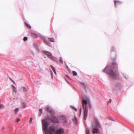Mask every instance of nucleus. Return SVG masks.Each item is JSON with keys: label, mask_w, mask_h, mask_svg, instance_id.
Returning <instances> with one entry per match:
<instances>
[{"label": "nucleus", "mask_w": 134, "mask_h": 134, "mask_svg": "<svg viewBox=\"0 0 134 134\" xmlns=\"http://www.w3.org/2000/svg\"><path fill=\"white\" fill-rule=\"evenodd\" d=\"M25 24L29 28H31V26H30V25L29 24H28L26 22H25Z\"/></svg>", "instance_id": "4468645a"}, {"label": "nucleus", "mask_w": 134, "mask_h": 134, "mask_svg": "<svg viewBox=\"0 0 134 134\" xmlns=\"http://www.w3.org/2000/svg\"><path fill=\"white\" fill-rule=\"evenodd\" d=\"M12 86L13 87V88H14V87H15L13 85H12Z\"/></svg>", "instance_id": "c9c22d12"}, {"label": "nucleus", "mask_w": 134, "mask_h": 134, "mask_svg": "<svg viewBox=\"0 0 134 134\" xmlns=\"http://www.w3.org/2000/svg\"><path fill=\"white\" fill-rule=\"evenodd\" d=\"M111 99H110L109 100V101H108L107 102V103L108 104H109L110 103H111Z\"/></svg>", "instance_id": "b1692460"}, {"label": "nucleus", "mask_w": 134, "mask_h": 134, "mask_svg": "<svg viewBox=\"0 0 134 134\" xmlns=\"http://www.w3.org/2000/svg\"><path fill=\"white\" fill-rule=\"evenodd\" d=\"M122 75L123 77L126 79H127L128 78V76L127 75H126L125 73H122Z\"/></svg>", "instance_id": "9d476101"}, {"label": "nucleus", "mask_w": 134, "mask_h": 134, "mask_svg": "<svg viewBox=\"0 0 134 134\" xmlns=\"http://www.w3.org/2000/svg\"><path fill=\"white\" fill-rule=\"evenodd\" d=\"M67 67H68V66H67Z\"/></svg>", "instance_id": "ea45409f"}, {"label": "nucleus", "mask_w": 134, "mask_h": 134, "mask_svg": "<svg viewBox=\"0 0 134 134\" xmlns=\"http://www.w3.org/2000/svg\"><path fill=\"white\" fill-rule=\"evenodd\" d=\"M53 71H54V73H55V74H56V72L55 70Z\"/></svg>", "instance_id": "473e14b6"}, {"label": "nucleus", "mask_w": 134, "mask_h": 134, "mask_svg": "<svg viewBox=\"0 0 134 134\" xmlns=\"http://www.w3.org/2000/svg\"><path fill=\"white\" fill-rule=\"evenodd\" d=\"M9 79L12 81L13 83H15V82L11 78H9Z\"/></svg>", "instance_id": "2f4dec72"}, {"label": "nucleus", "mask_w": 134, "mask_h": 134, "mask_svg": "<svg viewBox=\"0 0 134 134\" xmlns=\"http://www.w3.org/2000/svg\"><path fill=\"white\" fill-rule=\"evenodd\" d=\"M114 49V47H112L111 49V51H113Z\"/></svg>", "instance_id": "f704fd0d"}, {"label": "nucleus", "mask_w": 134, "mask_h": 134, "mask_svg": "<svg viewBox=\"0 0 134 134\" xmlns=\"http://www.w3.org/2000/svg\"><path fill=\"white\" fill-rule=\"evenodd\" d=\"M42 40L44 41V42L47 45L51 46V45L48 41L45 38L43 37L42 38Z\"/></svg>", "instance_id": "6e6552de"}, {"label": "nucleus", "mask_w": 134, "mask_h": 134, "mask_svg": "<svg viewBox=\"0 0 134 134\" xmlns=\"http://www.w3.org/2000/svg\"><path fill=\"white\" fill-rule=\"evenodd\" d=\"M19 110V109L18 108H17L15 109L14 111V112L15 114H16L18 112Z\"/></svg>", "instance_id": "f8f14e48"}, {"label": "nucleus", "mask_w": 134, "mask_h": 134, "mask_svg": "<svg viewBox=\"0 0 134 134\" xmlns=\"http://www.w3.org/2000/svg\"><path fill=\"white\" fill-rule=\"evenodd\" d=\"M81 103L83 109L84 110V120H86L88 114V108L87 104L88 103L90 108L92 107L90 99L87 95H83L81 97Z\"/></svg>", "instance_id": "f03ea898"}, {"label": "nucleus", "mask_w": 134, "mask_h": 134, "mask_svg": "<svg viewBox=\"0 0 134 134\" xmlns=\"http://www.w3.org/2000/svg\"><path fill=\"white\" fill-rule=\"evenodd\" d=\"M36 49V50L38 52H39V49L38 48V46L34 47Z\"/></svg>", "instance_id": "f3484780"}, {"label": "nucleus", "mask_w": 134, "mask_h": 134, "mask_svg": "<svg viewBox=\"0 0 134 134\" xmlns=\"http://www.w3.org/2000/svg\"><path fill=\"white\" fill-rule=\"evenodd\" d=\"M60 119L63 121V122L64 123H65L67 122V119L65 115L61 116L60 117Z\"/></svg>", "instance_id": "423d86ee"}, {"label": "nucleus", "mask_w": 134, "mask_h": 134, "mask_svg": "<svg viewBox=\"0 0 134 134\" xmlns=\"http://www.w3.org/2000/svg\"><path fill=\"white\" fill-rule=\"evenodd\" d=\"M112 67L111 66L107 65L103 70V72L108 74L112 78L118 79L119 76L116 72V68L118 66L117 64L115 61L112 63Z\"/></svg>", "instance_id": "f257e3e1"}, {"label": "nucleus", "mask_w": 134, "mask_h": 134, "mask_svg": "<svg viewBox=\"0 0 134 134\" xmlns=\"http://www.w3.org/2000/svg\"><path fill=\"white\" fill-rule=\"evenodd\" d=\"M72 74L74 76H76L77 74L76 72L75 71H72Z\"/></svg>", "instance_id": "a211bd4d"}, {"label": "nucleus", "mask_w": 134, "mask_h": 134, "mask_svg": "<svg viewBox=\"0 0 134 134\" xmlns=\"http://www.w3.org/2000/svg\"><path fill=\"white\" fill-rule=\"evenodd\" d=\"M114 4L115 6L116 7V5H118L122 4V2L119 1H116L114 0Z\"/></svg>", "instance_id": "1a4fd4ad"}, {"label": "nucleus", "mask_w": 134, "mask_h": 134, "mask_svg": "<svg viewBox=\"0 0 134 134\" xmlns=\"http://www.w3.org/2000/svg\"><path fill=\"white\" fill-rule=\"evenodd\" d=\"M111 120H113L112 119V118H111Z\"/></svg>", "instance_id": "58836bf2"}, {"label": "nucleus", "mask_w": 134, "mask_h": 134, "mask_svg": "<svg viewBox=\"0 0 134 134\" xmlns=\"http://www.w3.org/2000/svg\"><path fill=\"white\" fill-rule=\"evenodd\" d=\"M4 106L2 104H0V108H4Z\"/></svg>", "instance_id": "cd10ccee"}, {"label": "nucleus", "mask_w": 134, "mask_h": 134, "mask_svg": "<svg viewBox=\"0 0 134 134\" xmlns=\"http://www.w3.org/2000/svg\"><path fill=\"white\" fill-rule=\"evenodd\" d=\"M36 37H37V36H38L37 35H36Z\"/></svg>", "instance_id": "e433bc0d"}, {"label": "nucleus", "mask_w": 134, "mask_h": 134, "mask_svg": "<svg viewBox=\"0 0 134 134\" xmlns=\"http://www.w3.org/2000/svg\"><path fill=\"white\" fill-rule=\"evenodd\" d=\"M23 108H25V106H26V105L24 103H23Z\"/></svg>", "instance_id": "7c9ffc66"}, {"label": "nucleus", "mask_w": 134, "mask_h": 134, "mask_svg": "<svg viewBox=\"0 0 134 134\" xmlns=\"http://www.w3.org/2000/svg\"><path fill=\"white\" fill-rule=\"evenodd\" d=\"M32 118H31L30 119L29 122L30 123H31L32 122Z\"/></svg>", "instance_id": "393cba45"}, {"label": "nucleus", "mask_w": 134, "mask_h": 134, "mask_svg": "<svg viewBox=\"0 0 134 134\" xmlns=\"http://www.w3.org/2000/svg\"><path fill=\"white\" fill-rule=\"evenodd\" d=\"M81 112H82V108L81 107L80 108V114H81Z\"/></svg>", "instance_id": "c756f323"}, {"label": "nucleus", "mask_w": 134, "mask_h": 134, "mask_svg": "<svg viewBox=\"0 0 134 134\" xmlns=\"http://www.w3.org/2000/svg\"><path fill=\"white\" fill-rule=\"evenodd\" d=\"M44 109L47 112L49 113L51 115V116L49 117V119L53 123H59V121L58 119L53 116L55 114V112L52 109L51 107L47 106L45 107Z\"/></svg>", "instance_id": "7ed1b4c3"}, {"label": "nucleus", "mask_w": 134, "mask_h": 134, "mask_svg": "<svg viewBox=\"0 0 134 134\" xmlns=\"http://www.w3.org/2000/svg\"><path fill=\"white\" fill-rule=\"evenodd\" d=\"M122 87V86L121 84H119L116 86V88L118 89H121Z\"/></svg>", "instance_id": "9b49d317"}, {"label": "nucleus", "mask_w": 134, "mask_h": 134, "mask_svg": "<svg viewBox=\"0 0 134 134\" xmlns=\"http://www.w3.org/2000/svg\"><path fill=\"white\" fill-rule=\"evenodd\" d=\"M48 39H49L51 42H54L55 40L53 38H48Z\"/></svg>", "instance_id": "ddd939ff"}, {"label": "nucleus", "mask_w": 134, "mask_h": 134, "mask_svg": "<svg viewBox=\"0 0 134 134\" xmlns=\"http://www.w3.org/2000/svg\"><path fill=\"white\" fill-rule=\"evenodd\" d=\"M86 134H90V131L88 129H86Z\"/></svg>", "instance_id": "2eb2a0df"}, {"label": "nucleus", "mask_w": 134, "mask_h": 134, "mask_svg": "<svg viewBox=\"0 0 134 134\" xmlns=\"http://www.w3.org/2000/svg\"><path fill=\"white\" fill-rule=\"evenodd\" d=\"M112 59L113 60H115L116 59V57L114 58L113 59V58H112Z\"/></svg>", "instance_id": "72a5a7b5"}, {"label": "nucleus", "mask_w": 134, "mask_h": 134, "mask_svg": "<svg viewBox=\"0 0 134 134\" xmlns=\"http://www.w3.org/2000/svg\"><path fill=\"white\" fill-rule=\"evenodd\" d=\"M13 90L15 92H17V90L16 88L15 87L14 88H13Z\"/></svg>", "instance_id": "6ab92c4d"}, {"label": "nucleus", "mask_w": 134, "mask_h": 134, "mask_svg": "<svg viewBox=\"0 0 134 134\" xmlns=\"http://www.w3.org/2000/svg\"><path fill=\"white\" fill-rule=\"evenodd\" d=\"M28 39V38L27 37L25 36L23 40L25 41H27Z\"/></svg>", "instance_id": "5701e85b"}, {"label": "nucleus", "mask_w": 134, "mask_h": 134, "mask_svg": "<svg viewBox=\"0 0 134 134\" xmlns=\"http://www.w3.org/2000/svg\"><path fill=\"white\" fill-rule=\"evenodd\" d=\"M20 120V119L18 118H16V122H18Z\"/></svg>", "instance_id": "a878e982"}, {"label": "nucleus", "mask_w": 134, "mask_h": 134, "mask_svg": "<svg viewBox=\"0 0 134 134\" xmlns=\"http://www.w3.org/2000/svg\"><path fill=\"white\" fill-rule=\"evenodd\" d=\"M19 91H23L24 92H26L29 91V90L26 89L25 87L21 86L19 89Z\"/></svg>", "instance_id": "0eeeda50"}, {"label": "nucleus", "mask_w": 134, "mask_h": 134, "mask_svg": "<svg viewBox=\"0 0 134 134\" xmlns=\"http://www.w3.org/2000/svg\"><path fill=\"white\" fill-rule=\"evenodd\" d=\"M34 47H35V46H38V44L37 43H34Z\"/></svg>", "instance_id": "bb28decb"}, {"label": "nucleus", "mask_w": 134, "mask_h": 134, "mask_svg": "<svg viewBox=\"0 0 134 134\" xmlns=\"http://www.w3.org/2000/svg\"><path fill=\"white\" fill-rule=\"evenodd\" d=\"M75 118L76 119V117H75Z\"/></svg>", "instance_id": "a19ab883"}, {"label": "nucleus", "mask_w": 134, "mask_h": 134, "mask_svg": "<svg viewBox=\"0 0 134 134\" xmlns=\"http://www.w3.org/2000/svg\"><path fill=\"white\" fill-rule=\"evenodd\" d=\"M66 81H67V82L68 83H69V82H68V81H67V80H66Z\"/></svg>", "instance_id": "4c0bfd02"}, {"label": "nucleus", "mask_w": 134, "mask_h": 134, "mask_svg": "<svg viewBox=\"0 0 134 134\" xmlns=\"http://www.w3.org/2000/svg\"><path fill=\"white\" fill-rule=\"evenodd\" d=\"M94 120L95 122L96 126L92 125V128L93 130L92 131L93 133L94 134L96 133L97 134H101L100 131L98 127L100 126V124L97 119L96 118H94Z\"/></svg>", "instance_id": "20e7f679"}, {"label": "nucleus", "mask_w": 134, "mask_h": 134, "mask_svg": "<svg viewBox=\"0 0 134 134\" xmlns=\"http://www.w3.org/2000/svg\"><path fill=\"white\" fill-rule=\"evenodd\" d=\"M50 66L53 71L55 70L54 67L52 65H51Z\"/></svg>", "instance_id": "4be33fe9"}, {"label": "nucleus", "mask_w": 134, "mask_h": 134, "mask_svg": "<svg viewBox=\"0 0 134 134\" xmlns=\"http://www.w3.org/2000/svg\"><path fill=\"white\" fill-rule=\"evenodd\" d=\"M70 107L71 108H72L74 110H75L76 111H77V108H75L74 107V106H72V105H70Z\"/></svg>", "instance_id": "dca6fc26"}, {"label": "nucleus", "mask_w": 134, "mask_h": 134, "mask_svg": "<svg viewBox=\"0 0 134 134\" xmlns=\"http://www.w3.org/2000/svg\"><path fill=\"white\" fill-rule=\"evenodd\" d=\"M39 111L40 112V113L39 114V116H40L42 112V109H40L39 110Z\"/></svg>", "instance_id": "412c9836"}, {"label": "nucleus", "mask_w": 134, "mask_h": 134, "mask_svg": "<svg viewBox=\"0 0 134 134\" xmlns=\"http://www.w3.org/2000/svg\"><path fill=\"white\" fill-rule=\"evenodd\" d=\"M60 61L62 63H63V62L62 58L61 57H60Z\"/></svg>", "instance_id": "aec40b11"}, {"label": "nucleus", "mask_w": 134, "mask_h": 134, "mask_svg": "<svg viewBox=\"0 0 134 134\" xmlns=\"http://www.w3.org/2000/svg\"><path fill=\"white\" fill-rule=\"evenodd\" d=\"M43 52L45 53L51 59H53V60L55 61H58V59H57V58L53 56L52 53L50 52L46 51H43Z\"/></svg>", "instance_id": "39448f33"}, {"label": "nucleus", "mask_w": 134, "mask_h": 134, "mask_svg": "<svg viewBox=\"0 0 134 134\" xmlns=\"http://www.w3.org/2000/svg\"><path fill=\"white\" fill-rule=\"evenodd\" d=\"M51 75H52V79L53 78V74L52 71V70H51Z\"/></svg>", "instance_id": "c85d7f7f"}]
</instances>
